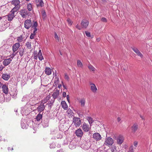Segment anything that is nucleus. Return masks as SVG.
I'll use <instances>...</instances> for the list:
<instances>
[{"label":"nucleus","instance_id":"49","mask_svg":"<svg viewBox=\"0 0 152 152\" xmlns=\"http://www.w3.org/2000/svg\"><path fill=\"white\" fill-rule=\"evenodd\" d=\"M72 110H71L70 109H68L67 111V113H68V114H71L72 113Z\"/></svg>","mask_w":152,"mask_h":152},{"label":"nucleus","instance_id":"59","mask_svg":"<svg viewBox=\"0 0 152 152\" xmlns=\"http://www.w3.org/2000/svg\"><path fill=\"white\" fill-rule=\"evenodd\" d=\"M66 98L68 102L69 103V95H67L66 96Z\"/></svg>","mask_w":152,"mask_h":152},{"label":"nucleus","instance_id":"9","mask_svg":"<svg viewBox=\"0 0 152 152\" xmlns=\"http://www.w3.org/2000/svg\"><path fill=\"white\" fill-rule=\"evenodd\" d=\"M93 138L95 140L97 141L101 140L102 137L100 134L98 133H95L93 134Z\"/></svg>","mask_w":152,"mask_h":152},{"label":"nucleus","instance_id":"24","mask_svg":"<svg viewBox=\"0 0 152 152\" xmlns=\"http://www.w3.org/2000/svg\"><path fill=\"white\" fill-rule=\"evenodd\" d=\"M61 107L64 110H66L68 108V106L65 101H62L61 103Z\"/></svg>","mask_w":152,"mask_h":152},{"label":"nucleus","instance_id":"43","mask_svg":"<svg viewBox=\"0 0 152 152\" xmlns=\"http://www.w3.org/2000/svg\"><path fill=\"white\" fill-rule=\"evenodd\" d=\"M59 81V79L58 78L56 77V78L55 79L54 82V83L55 84V85H56L57 84Z\"/></svg>","mask_w":152,"mask_h":152},{"label":"nucleus","instance_id":"63","mask_svg":"<svg viewBox=\"0 0 152 152\" xmlns=\"http://www.w3.org/2000/svg\"><path fill=\"white\" fill-rule=\"evenodd\" d=\"M35 1L37 5V4H38L39 1V0H35Z\"/></svg>","mask_w":152,"mask_h":152},{"label":"nucleus","instance_id":"15","mask_svg":"<svg viewBox=\"0 0 152 152\" xmlns=\"http://www.w3.org/2000/svg\"><path fill=\"white\" fill-rule=\"evenodd\" d=\"M91 85L90 88L91 91L94 93H95L97 91V88L95 85L91 83H90Z\"/></svg>","mask_w":152,"mask_h":152},{"label":"nucleus","instance_id":"30","mask_svg":"<svg viewBox=\"0 0 152 152\" xmlns=\"http://www.w3.org/2000/svg\"><path fill=\"white\" fill-rule=\"evenodd\" d=\"M88 67L89 69L93 72H94L96 70V69L91 65L89 64L88 66Z\"/></svg>","mask_w":152,"mask_h":152},{"label":"nucleus","instance_id":"18","mask_svg":"<svg viewBox=\"0 0 152 152\" xmlns=\"http://www.w3.org/2000/svg\"><path fill=\"white\" fill-rule=\"evenodd\" d=\"M12 61L11 58L5 59L3 61V64L5 66H7Z\"/></svg>","mask_w":152,"mask_h":152},{"label":"nucleus","instance_id":"29","mask_svg":"<svg viewBox=\"0 0 152 152\" xmlns=\"http://www.w3.org/2000/svg\"><path fill=\"white\" fill-rule=\"evenodd\" d=\"M42 113L41 114L40 113H39V114L37 115L36 118V119L37 121H39L42 118Z\"/></svg>","mask_w":152,"mask_h":152},{"label":"nucleus","instance_id":"39","mask_svg":"<svg viewBox=\"0 0 152 152\" xmlns=\"http://www.w3.org/2000/svg\"><path fill=\"white\" fill-rule=\"evenodd\" d=\"M87 120L88 121L90 125L93 122V119L90 117H88L87 118Z\"/></svg>","mask_w":152,"mask_h":152},{"label":"nucleus","instance_id":"14","mask_svg":"<svg viewBox=\"0 0 152 152\" xmlns=\"http://www.w3.org/2000/svg\"><path fill=\"white\" fill-rule=\"evenodd\" d=\"M20 46V44L19 43H15L12 46V50L13 52H15L19 48Z\"/></svg>","mask_w":152,"mask_h":152},{"label":"nucleus","instance_id":"2","mask_svg":"<svg viewBox=\"0 0 152 152\" xmlns=\"http://www.w3.org/2000/svg\"><path fill=\"white\" fill-rule=\"evenodd\" d=\"M11 3L12 4L15 6L12 9L17 11L19 10L20 7L19 0H13L11 1Z\"/></svg>","mask_w":152,"mask_h":152},{"label":"nucleus","instance_id":"40","mask_svg":"<svg viewBox=\"0 0 152 152\" xmlns=\"http://www.w3.org/2000/svg\"><path fill=\"white\" fill-rule=\"evenodd\" d=\"M38 25L37 22H34V23L31 26V28H37Z\"/></svg>","mask_w":152,"mask_h":152},{"label":"nucleus","instance_id":"58","mask_svg":"<svg viewBox=\"0 0 152 152\" xmlns=\"http://www.w3.org/2000/svg\"><path fill=\"white\" fill-rule=\"evenodd\" d=\"M50 148H53L54 147V144L53 143H52V144H51L50 145Z\"/></svg>","mask_w":152,"mask_h":152},{"label":"nucleus","instance_id":"16","mask_svg":"<svg viewBox=\"0 0 152 152\" xmlns=\"http://www.w3.org/2000/svg\"><path fill=\"white\" fill-rule=\"evenodd\" d=\"M1 86L2 89V91L5 94H7L8 91V89L7 86L5 84H1V86H0V87Z\"/></svg>","mask_w":152,"mask_h":152},{"label":"nucleus","instance_id":"31","mask_svg":"<svg viewBox=\"0 0 152 152\" xmlns=\"http://www.w3.org/2000/svg\"><path fill=\"white\" fill-rule=\"evenodd\" d=\"M5 29V25L0 23V31H2Z\"/></svg>","mask_w":152,"mask_h":152},{"label":"nucleus","instance_id":"34","mask_svg":"<svg viewBox=\"0 0 152 152\" xmlns=\"http://www.w3.org/2000/svg\"><path fill=\"white\" fill-rule=\"evenodd\" d=\"M77 66L78 67L82 68L83 66V64L80 60H78L77 62Z\"/></svg>","mask_w":152,"mask_h":152},{"label":"nucleus","instance_id":"41","mask_svg":"<svg viewBox=\"0 0 152 152\" xmlns=\"http://www.w3.org/2000/svg\"><path fill=\"white\" fill-rule=\"evenodd\" d=\"M116 147L114 145H113L112 147L111 150V151L112 152H115V151L116 150Z\"/></svg>","mask_w":152,"mask_h":152},{"label":"nucleus","instance_id":"44","mask_svg":"<svg viewBox=\"0 0 152 152\" xmlns=\"http://www.w3.org/2000/svg\"><path fill=\"white\" fill-rule=\"evenodd\" d=\"M66 20L69 24L70 25L72 24V22L71 20L70 19H67Z\"/></svg>","mask_w":152,"mask_h":152},{"label":"nucleus","instance_id":"61","mask_svg":"<svg viewBox=\"0 0 152 152\" xmlns=\"http://www.w3.org/2000/svg\"><path fill=\"white\" fill-rule=\"evenodd\" d=\"M66 93L65 92H64L63 93V96L64 97H66Z\"/></svg>","mask_w":152,"mask_h":152},{"label":"nucleus","instance_id":"37","mask_svg":"<svg viewBox=\"0 0 152 152\" xmlns=\"http://www.w3.org/2000/svg\"><path fill=\"white\" fill-rule=\"evenodd\" d=\"M26 47L28 49H31V44L29 42H27L26 44Z\"/></svg>","mask_w":152,"mask_h":152},{"label":"nucleus","instance_id":"27","mask_svg":"<svg viewBox=\"0 0 152 152\" xmlns=\"http://www.w3.org/2000/svg\"><path fill=\"white\" fill-rule=\"evenodd\" d=\"M138 129V125L137 124H134L132 127V132H134Z\"/></svg>","mask_w":152,"mask_h":152},{"label":"nucleus","instance_id":"47","mask_svg":"<svg viewBox=\"0 0 152 152\" xmlns=\"http://www.w3.org/2000/svg\"><path fill=\"white\" fill-rule=\"evenodd\" d=\"M35 35V34L34 33H31L30 35V38L31 39H33L34 37V36Z\"/></svg>","mask_w":152,"mask_h":152},{"label":"nucleus","instance_id":"48","mask_svg":"<svg viewBox=\"0 0 152 152\" xmlns=\"http://www.w3.org/2000/svg\"><path fill=\"white\" fill-rule=\"evenodd\" d=\"M101 20L102 22H107V19L104 17L102 18L101 19Z\"/></svg>","mask_w":152,"mask_h":152},{"label":"nucleus","instance_id":"20","mask_svg":"<svg viewBox=\"0 0 152 152\" xmlns=\"http://www.w3.org/2000/svg\"><path fill=\"white\" fill-rule=\"evenodd\" d=\"M52 95V96L54 99H56L58 96L59 94V91L57 90H55Z\"/></svg>","mask_w":152,"mask_h":152},{"label":"nucleus","instance_id":"60","mask_svg":"<svg viewBox=\"0 0 152 152\" xmlns=\"http://www.w3.org/2000/svg\"><path fill=\"white\" fill-rule=\"evenodd\" d=\"M4 67L2 65H0V71L2 70L3 69Z\"/></svg>","mask_w":152,"mask_h":152},{"label":"nucleus","instance_id":"42","mask_svg":"<svg viewBox=\"0 0 152 152\" xmlns=\"http://www.w3.org/2000/svg\"><path fill=\"white\" fill-rule=\"evenodd\" d=\"M15 52H13V53L11 55H10V58H11V59H12L16 55L17 53H18V51H17L16 53H14Z\"/></svg>","mask_w":152,"mask_h":152},{"label":"nucleus","instance_id":"8","mask_svg":"<svg viewBox=\"0 0 152 152\" xmlns=\"http://www.w3.org/2000/svg\"><path fill=\"white\" fill-rule=\"evenodd\" d=\"M32 25L31 20H27L24 23V27L27 29H28Z\"/></svg>","mask_w":152,"mask_h":152},{"label":"nucleus","instance_id":"13","mask_svg":"<svg viewBox=\"0 0 152 152\" xmlns=\"http://www.w3.org/2000/svg\"><path fill=\"white\" fill-rule=\"evenodd\" d=\"M132 50L138 55L141 58L143 57V55L141 53L140 51L136 48H132Z\"/></svg>","mask_w":152,"mask_h":152},{"label":"nucleus","instance_id":"38","mask_svg":"<svg viewBox=\"0 0 152 152\" xmlns=\"http://www.w3.org/2000/svg\"><path fill=\"white\" fill-rule=\"evenodd\" d=\"M27 7L28 10V11H31L32 9V5L30 3L28 4L27 5Z\"/></svg>","mask_w":152,"mask_h":152},{"label":"nucleus","instance_id":"4","mask_svg":"<svg viewBox=\"0 0 152 152\" xmlns=\"http://www.w3.org/2000/svg\"><path fill=\"white\" fill-rule=\"evenodd\" d=\"M17 11L12 9L10 13L6 16L7 17V18L8 21H11L13 19L15 16L14 13Z\"/></svg>","mask_w":152,"mask_h":152},{"label":"nucleus","instance_id":"33","mask_svg":"<svg viewBox=\"0 0 152 152\" xmlns=\"http://www.w3.org/2000/svg\"><path fill=\"white\" fill-rule=\"evenodd\" d=\"M37 7H42L44 6V3L42 0H39V1L38 4H37Z\"/></svg>","mask_w":152,"mask_h":152},{"label":"nucleus","instance_id":"22","mask_svg":"<svg viewBox=\"0 0 152 152\" xmlns=\"http://www.w3.org/2000/svg\"><path fill=\"white\" fill-rule=\"evenodd\" d=\"M10 74H4L2 75V78L4 80H7L10 78Z\"/></svg>","mask_w":152,"mask_h":152},{"label":"nucleus","instance_id":"7","mask_svg":"<svg viewBox=\"0 0 152 152\" xmlns=\"http://www.w3.org/2000/svg\"><path fill=\"white\" fill-rule=\"evenodd\" d=\"M37 100V99L36 96H33L31 98L29 101L30 105H34L36 104V102Z\"/></svg>","mask_w":152,"mask_h":152},{"label":"nucleus","instance_id":"52","mask_svg":"<svg viewBox=\"0 0 152 152\" xmlns=\"http://www.w3.org/2000/svg\"><path fill=\"white\" fill-rule=\"evenodd\" d=\"M21 126H22V128L23 129H24L26 128V125H25L24 126V125H23V123H22V122H21Z\"/></svg>","mask_w":152,"mask_h":152},{"label":"nucleus","instance_id":"10","mask_svg":"<svg viewBox=\"0 0 152 152\" xmlns=\"http://www.w3.org/2000/svg\"><path fill=\"white\" fill-rule=\"evenodd\" d=\"M124 140V137L122 136L119 135L116 139L117 143L118 145L121 144L123 142Z\"/></svg>","mask_w":152,"mask_h":152},{"label":"nucleus","instance_id":"25","mask_svg":"<svg viewBox=\"0 0 152 152\" xmlns=\"http://www.w3.org/2000/svg\"><path fill=\"white\" fill-rule=\"evenodd\" d=\"M81 147L85 150H87L89 148L90 146L86 142H85L81 145Z\"/></svg>","mask_w":152,"mask_h":152},{"label":"nucleus","instance_id":"53","mask_svg":"<svg viewBox=\"0 0 152 152\" xmlns=\"http://www.w3.org/2000/svg\"><path fill=\"white\" fill-rule=\"evenodd\" d=\"M55 38L58 41L59 40L58 37L56 33H55Z\"/></svg>","mask_w":152,"mask_h":152},{"label":"nucleus","instance_id":"32","mask_svg":"<svg viewBox=\"0 0 152 152\" xmlns=\"http://www.w3.org/2000/svg\"><path fill=\"white\" fill-rule=\"evenodd\" d=\"M73 144V142H71L69 145V147L71 149H73L75 148V145Z\"/></svg>","mask_w":152,"mask_h":152},{"label":"nucleus","instance_id":"51","mask_svg":"<svg viewBox=\"0 0 152 152\" xmlns=\"http://www.w3.org/2000/svg\"><path fill=\"white\" fill-rule=\"evenodd\" d=\"M138 142L136 141H135L134 142V145L135 147H137L138 145Z\"/></svg>","mask_w":152,"mask_h":152},{"label":"nucleus","instance_id":"21","mask_svg":"<svg viewBox=\"0 0 152 152\" xmlns=\"http://www.w3.org/2000/svg\"><path fill=\"white\" fill-rule=\"evenodd\" d=\"M45 106L44 104H42L39 106L37 108V110L38 112L41 113L43 111L45 108Z\"/></svg>","mask_w":152,"mask_h":152},{"label":"nucleus","instance_id":"1","mask_svg":"<svg viewBox=\"0 0 152 152\" xmlns=\"http://www.w3.org/2000/svg\"><path fill=\"white\" fill-rule=\"evenodd\" d=\"M31 109L30 105L26 104L25 106L22 108L21 113L22 115H27L30 112Z\"/></svg>","mask_w":152,"mask_h":152},{"label":"nucleus","instance_id":"36","mask_svg":"<svg viewBox=\"0 0 152 152\" xmlns=\"http://www.w3.org/2000/svg\"><path fill=\"white\" fill-rule=\"evenodd\" d=\"M28 96L27 95H25L23 96L22 99V102H26L28 100Z\"/></svg>","mask_w":152,"mask_h":152},{"label":"nucleus","instance_id":"50","mask_svg":"<svg viewBox=\"0 0 152 152\" xmlns=\"http://www.w3.org/2000/svg\"><path fill=\"white\" fill-rule=\"evenodd\" d=\"M42 15L43 17L45 18L46 16V13L45 11H43L42 12Z\"/></svg>","mask_w":152,"mask_h":152},{"label":"nucleus","instance_id":"28","mask_svg":"<svg viewBox=\"0 0 152 152\" xmlns=\"http://www.w3.org/2000/svg\"><path fill=\"white\" fill-rule=\"evenodd\" d=\"M45 72L47 75H49L51 73V69L48 67H46L45 70Z\"/></svg>","mask_w":152,"mask_h":152},{"label":"nucleus","instance_id":"45","mask_svg":"<svg viewBox=\"0 0 152 152\" xmlns=\"http://www.w3.org/2000/svg\"><path fill=\"white\" fill-rule=\"evenodd\" d=\"M85 34H86V35L88 37H91V34L90 32L87 31H86L85 32Z\"/></svg>","mask_w":152,"mask_h":152},{"label":"nucleus","instance_id":"5","mask_svg":"<svg viewBox=\"0 0 152 152\" xmlns=\"http://www.w3.org/2000/svg\"><path fill=\"white\" fill-rule=\"evenodd\" d=\"M113 139L110 137H107L105 141L104 144L110 146L112 145L113 143Z\"/></svg>","mask_w":152,"mask_h":152},{"label":"nucleus","instance_id":"57","mask_svg":"<svg viewBox=\"0 0 152 152\" xmlns=\"http://www.w3.org/2000/svg\"><path fill=\"white\" fill-rule=\"evenodd\" d=\"M34 54H35L34 53ZM37 53H36L35 54H34V59H36V60H37Z\"/></svg>","mask_w":152,"mask_h":152},{"label":"nucleus","instance_id":"3","mask_svg":"<svg viewBox=\"0 0 152 152\" xmlns=\"http://www.w3.org/2000/svg\"><path fill=\"white\" fill-rule=\"evenodd\" d=\"M73 123L75 126L77 127L80 125L81 121L80 118L75 117L73 119Z\"/></svg>","mask_w":152,"mask_h":152},{"label":"nucleus","instance_id":"46","mask_svg":"<svg viewBox=\"0 0 152 152\" xmlns=\"http://www.w3.org/2000/svg\"><path fill=\"white\" fill-rule=\"evenodd\" d=\"M76 27L79 30H81L83 28L82 26H80L78 24H77L76 26Z\"/></svg>","mask_w":152,"mask_h":152},{"label":"nucleus","instance_id":"6","mask_svg":"<svg viewBox=\"0 0 152 152\" xmlns=\"http://www.w3.org/2000/svg\"><path fill=\"white\" fill-rule=\"evenodd\" d=\"M88 21L86 19H83L81 23V26L83 28H86L88 26Z\"/></svg>","mask_w":152,"mask_h":152},{"label":"nucleus","instance_id":"35","mask_svg":"<svg viewBox=\"0 0 152 152\" xmlns=\"http://www.w3.org/2000/svg\"><path fill=\"white\" fill-rule=\"evenodd\" d=\"M23 37L22 35H20L17 37V40L19 42H20L23 41Z\"/></svg>","mask_w":152,"mask_h":152},{"label":"nucleus","instance_id":"26","mask_svg":"<svg viewBox=\"0 0 152 152\" xmlns=\"http://www.w3.org/2000/svg\"><path fill=\"white\" fill-rule=\"evenodd\" d=\"M79 102L80 103L81 107H84L86 102V99L84 98H81L80 101Z\"/></svg>","mask_w":152,"mask_h":152},{"label":"nucleus","instance_id":"56","mask_svg":"<svg viewBox=\"0 0 152 152\" xmlns=\"http://www.w3.org/2000/svg\"><path fill=\"white\" fill-rule=\"evenodd\" d=\"M34 31L33 32V33L35 34H36V32L37 30V28H34Z\"/></svg>","mask_w":152,"mask_h":152},{"label":"nucleus","instance_id":"64","mask_svg":"<svg viewBox=\"0 0 152 152\" xmlns=\"http://www.w3.org/2000/svg\"><path fill=\"white\" fill-rule=\"evenodd\" d=\"M56 152H63L62 150H60L59 151H57Z\"/></svg>","mask_w":152,"mask_h":152},{"label":"nucleus","instance_id":"55","mask_svg":"<svg viewBox=\"0 0 152 152\" xmlns=\"http://www.w3.org/2000/svg\"><path fill=\"white\" fill-rule=\"evenodd\" d=\"M38 58L40 61H42L44 58L42 55V56H39L38 57Z\"/></svg>","mask_w":152,"mask_h":152},{"label":"nucleus","instance_id":"54","mask_svg":"<svg viewBox=\"0 0 152 152\" xmlns=\"http://www.w3.org/2000/svg\"><path fill=\"white\" fill-rule=\"evenodd\" d=\"M64 77H65V79H66L67 80H68L69 79V77L66 74H65Z\"/></svg>","mask_w":152,"mask_h":152},{"label":"nucleus","instance_id":"23","mask_svg":"<svg viewBox=\"0 0 152 152\" xmlns=\"http://www.w3.org/2000/svg\"><path fill=\"white\" fill-rule=\"evenodd\" d=\"M26 51V49L25 48H19V55L20 56L22 57L23 56L24 54V52Z\"/></svg>","mask_w":152,"mask_h":152},{"label":"nucleus","instance_id":"19","mask_svg":"<svg viewBox=\"0 0 152 152\" xmlns=\"http://www.w3.org/2000/svg\"><path fill=\"white\" fill-rule=\"evenodd\" d=\"M48 122V120L47 118H46L42 121V125L45 127H48L49 125Z\"/></svg>","mask_w":152,"mask_h":152},{"label":"nucleus","instance_id":"62","mask_svg":"<svg viewBox=\"0 0 152 152\" xmlns=\"http://www.w3.org/2000/svg\"><path fill=\"white\" fill-rule=\"evenodd\" d=\"M121 120V118L120 117H118L117 118V121L118 122H119Z\"/></svg>","mask_w":152,"mask_h":152},{"label":"nucleus","instance_id":"11","mask_svg":"<svg viewBox=\"0 0 152 152\" xmlns=\"http://www.w3.org/2000/svg\"><path fill=\"white\" fill-rule=\"evenodd\" d=\"M19 12L20 15L23 18L26 17L28 14V11L26 9H22Z\"/></svg>","mask_w":152,"mask_h":152},{"label":"nucleus","instance_id":"12","mask_svg":"<svg viewBox=\"0 0 152 152\" xmlns=\"http://www.w3.org/2000/svg\"><path fill=\"white\" fill-rule=\"evenodd\" d=\"M90 126L85 123H83L82 125V128L84 131L88 132L90 129Z\"/></svg>","mask_w":152,"mask_h":152},{"label":"nucleus","instance_id":"17","mask_svg":"<svg viewBox=\"0 0 152 152\" xmlns=\"http://www.w3.org/2000/svg\"><path fill=\"white\" fill-rule=\"evenodd\" d=\"M76 135L79 137H81L83 135V132L82 130L80 129H78L75 131Z\"/></svg>","mask_w":152,"mask_h":152}]
</instances>
